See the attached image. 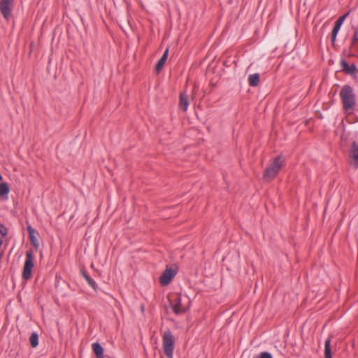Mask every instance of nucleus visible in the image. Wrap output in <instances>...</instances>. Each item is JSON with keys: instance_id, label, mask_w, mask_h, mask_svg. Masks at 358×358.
<instances>
[{"instance_id": "3", "label": "nucleus", "mask_w": 358, "mask_h": 358, "mask_svg": "<svg viewBox=\"0 0 358 358\" xmlns=\"http://www.w3.org/2000/svg\"><path fill=\"white\" fill-rule=\"evenodd\" d=\"M175 338L171 331L168 330L163 335V350L167 358H173Z\"/></svg>"}, {"instance_id": "8", "label": "nucleus", "mask_w": 358, "mask_h": 358, "mask_svg": "<svg viewBox=\"0 0 358 358\" xmlns=\"http://www.w3.org/2000/svg\"><path fill=\"white\" fill-rule=\"evenodd\" d=\"M349 157L351 160V165L355 169L358 168V144L353 141L350 150Z\"/></svg>"}, {"instance_id": "16", "label": "nucleus", "mask_w": 358, "mask_h": 358, "mask_svg": "<svg viewBox=\"0 0 358 358\" xmlns=\"http://www.w3.org/2000/svg\"><path fill=\"white\" fill-rule=\"evenodd\" d=\"M81 273L83 277L87 282L88 285L91 286L94 289V290L96 291L97 285L96 282L92 278H90V276L87 274V273L85 271H81Z\"/></svg>"}, {"instance_id": "11", "label": "nucleus", "mask_w": 358, "mask_h": 358, "mask_svg": "<svg viewBox=\"0 0 358 358\" xmlns=\"http://www.w3.org/2000/svg\"><path fill=\"white\" fill-rule=\"evenodd\" d=\"M343 23V22L341 20V19H339V18L335 22V24H334V27L333 28V30L331 31V40L332 45H334V43H335L337 34H338Z\"/></svg>"}, {"instance_id": "7", "label": "nucleus", "mask_w": 358, "mask_h": 358, "mask_svg": "<svg viewBox=\"0 0 358 358\" xmlns=\"http://www.w3.org/2000/svg\"><path fill=\"white\" fill-rule=\"evenodd\" d=\"M176 271L174 269L170 268L168 266H166V269L162 274L159 282L160 283L165 286L169 285L172 279L176 276Z\"/></svg>"}, {"instance_id": "1", "label": "nucleus", "mask_w": 358, "mask_h": 358, "mask_svg": "<svg viewBox=\"0 0 358 358\" xmlns=\"http://www.w3.org/2000/svg\"><path fill=\"white\" fill-rule=\"evenodd\" d=\"M340 97L343 110L348 113H352L356 104L355 94L352 87L348 85H344L340 92Z\"/></svg>"}, {"instance_id": "10", "label": "nucleus", "mask_w": 358, "mask_h": 358, "mask_svg": "<svg viewBox=\"0 0 358 358\" xmlns=\"http://www.w3.org/2000/svg\"><path fill=\"white\" fill-rule=\"evenodd\" d=\"M340 63L342 68V71L345 72L346 74L352 76L357 73V69L355 64H352L351 65H349L345 59H341Z\"/></svg>"}, {"instance_id": "5", "label": "nucleus", "mask_w": 358, "mask_h": 358, "mask_svg": "<svg viewBox=\"0 0 358 358\" xmlns=\"http://www.w3.org/2000/svg\"><path fill=\"white\" fill-rule=\"evenodd\" d=\"M169 303L175 314L179 315L185 313L186 309L181 304V296L179 294H173L169 297Z\"/></svg>"}, {"instance_id": "20", "label": "nucleus", "mask_w": 358, "mask_h": 358, "mask_svg": "<svg viewBox=\"0 0 358 358\" xmlns=\"http://www.w3.org/2000/svg\"><path fill=\"white\" fill-rule=\"evenodd\" d=\"M30 344L32 348H36L38 345V335L37 333L34 332L31 334L29 338Z\"/></svg>"}, {"instance_id": "15", "label": "nucleus", "mask_w": 358, "mask_h": 358, "mask_svg": "<svg viewBox=\"0 0 358 358\" xmlns=\"http://www.w3.org/2000/svg\"><path fill=\"white\" fill-rule=\"evenodd\" d=\"M10 187L6 182L0 183V198L7 199Z\"/></svg>"}, {"instance_id": "14", "label": "nucleus", "mask_w": 358, "mask_h": 358, "mask_svg": "<svg viewBox=\"0 0 358 358\" xmlns=\"http://www.w3.org/2000/svg\"><path fill=\"white\" fill-rule=\"evenodd\" d=\"M92 349L96 358H103V349L99 343H94L92 344Z\"/></svg>"}, {"instance_id": "13", "label": "nucleus", "mask_w": 358, "mask_h": 358, "mask_svg": "<svg viewBox=\"0 0 358 358\" xmlns=\"http://www.w3.org/2000/svg\"><path fill=\"white\" fill-rule=\"evenodd\" d=\"M168 54H169V50L166 49L165 50V52H164L163 55L162 56V57L159 59V60L157 62V63L156 64V66H155L156 72L159 73L162 69V68L167 59Z\"/></svg>"}, {"instance_id": "17", "label": "nucleus", "mask_w": 358, "mask_h": 358, "mask_svg": "<svg viewBox=\"0 0 358 358\" xmlns=\"http://www.w3.org/2000/svg\"><path fill=\"white\" fill-rule=\"evenodd\" d=\"M260 81L259 73H254L249 76L248 83L250 86L256 87L259 85Z\"/></svg>"}, {"instance_id": "21", "label": "nucleus", "mask_w": 358, "mask_h": 358, "mask_svg": "<svg viewBox=\"0 0 358 358\" xmlns=\"http://www.w3.org/2000/svg\"><path fill=\"white\" fill-rule=\"evenodd\" d=\"M259 358H272V356L269 352H264L259 355Z\"/></svg>"}, {"instance_id": "6", "label": "nucleus", "mask_w": 358, "mask_h": 358, "mask_svg": "<svg viewBox=\"0 0 358 358\" xmlns=\"http://www.w3.org/2000/svg\"><path fill=\"white\" fill-rule=\"evenodd\" d=\"M13 0H1L0 11L6 20H8L13 8Z\"/></svg>"}, {"instance_id": "19", "label": "nucleus", "mask_w": 358, "mask_h": 358, "mask_svg": "<svg viewBox=\"0 0 358 358\" xmlns=\"http://www.w3.org/2000/svg\"><path fill=\"white\" fill-rule=\"evenodd\" d=\"M351 46L358 50V28H354V34L351 40Z\"/></svg>"}, {"instance_id": "22", "label": "nucleus", "mask_w": 358, "mask_h": 358, "mask_svg": "<svg viewBox=\"0 0 358 358\" xmlns=\"http://www.w3.org/2000/svg\"><path fill=\"white\" fill-rule=\"evenodd\" d=\"M350 14V11L347 12L346 13H345L343 15L339 17V19H341V20L343 22H344V20L346 19V17L349 15Z\"/></svg>"}, {"instance_id": "18", "label": "nucleus", "mask_w": 358, "mask_h": 358, "mask_svg": "<svg viewBox=\"0 0 358 358\" xmlns=\"http://www.w3.org/2000/svg\"><path fill=\"white\" fill-rule=\"evenodd\" d=\"M324 358H332L331 350V339L328 338L324 344Z\"/></svg>"}, {"instance_id": "2", "label": "nucleus", "mask_w": 358, "mask_h": 358, "mask_svg": "<svg viewBox=\"0 0 358 358\" xmlns=\"http://www.w3.org/2000/svg\"><path fill=\"white\" fill-rule=\"evenodd\" d=\"M285 164V160L281 155L277 156L274 158L271 165L265 170L264 173V178L266 180H271L274 179L281 168Z\"/></svg>"}, {"instance_id": "12", "label": "nucleus", "mask_w": 358, "mask_h": 358, "mask_svg": "<svg viewBox=\"0 0 358 358\" xmlns=\"http://www.w3.org/2000/svg\"><path fill=\"white\" fill-rule=\"evenodd\" d=\"M27 231L29 233L31 243L37 250L38 248L39 245H38V240L36 239V238L35 236L36 231H35L34 229L31 226L29 225L27 227Z\"/></svg>"}, {"instance_id": "9", "label": "nucleus", "mask_w": 358, "mask_h": 358, "mask_svg": "<svg viewBox=\"0 0 358 358\" xmlns=\"http://www.w3.org/2000/svg\"><path fill=\"white\" fill-rule=\"evenodd\" d=\"M189 104V96L186 94V92H182L180 93L179 96V104L178 107L180 110L184 112L187 110L188 106Z\"/></svg>"}, {"instance_id": "24", "label": "nucleus", "mask_w": 358, "mask_h": 358, "mask_svg": "<svg viewBox=\"0 0 358 358\" xmlns=\"http://www.w3.org/2000/svg\"><path fill=\"white\" fill-rule=\"evenodd\" d=\"M357 121H358V119H357Z\"/></svg>"}, {"instance_id": "23", "label": "nucleus", "mask_w": 358, "mask_h": 358, "mask_svg": "<svg viewBox=\"0 0 358 358\" xmlns=\"http://www.w3.org/2000/svg\"><path fill=\"white\" fill-rule=\"evenodd\" d=\"M0 233L3 236H6L7 235V229L3 228V229H1Z\"/></svg>"}, {"instance_id": "4", "label": "nucleus", "mask_w": 358, "mask_h": 358, "mask_svg": "<svg viewBox=\"0 0 358 358\" xmlns=\"http://www.w3.org/2000/svg\"><path fill=\"white\" fill-rule=\"evenodd\" d=\"M34 255L31 250L27 251L26 260L24 265L22 277L24 280H29L31 277L32 269L34 268Z\"/></svg>"}]
</instances>
